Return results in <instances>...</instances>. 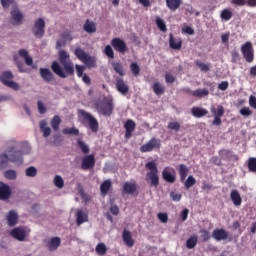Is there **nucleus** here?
I'll list each match as a JSON object with an SVG mask.
<instances>
[{"label":"nucleus","mask_w":256,"mask_h":256,"mask_svg":"<svg viewBox=\"0 0 256 256\" xmlns=\"http://www.w3.org/2000/svg\"><path fill=\"white\" fill-rule=\"evenodd\" d=\"M89 221V215L87 212L83 211L82 209L77 210L76 212V223L77 225H83V223H87Z\"/></svg>","instance_id":"4be33fe9"},{"label":"nucleus","mask_w":256,"mask_h":256,"mask_svg":"<svg viewBox=\"0 0 256 256\" xmlns=\"http://www.w3.org/2000/svg\"><path fill=\"white\" fill-rule=\"evenodd\" d=\"M93 167H95V156L93 154L84 156L82 158L81 169L88 171V169H93Z\"/></svg>","instance_id":"ddd939ff"},{"label":"nucleus","mask_w":256,"mask_h":256,"mask_svg":"<svg viewBox=\"0 0 256 256\" xmlns=\"http://www.w3.org/2000/svg\"><path fill=\"white\" fill-rule=\"evenodd\" d=\"M181 197H183L181 194H177L175 192L170 193V198L172 199V201H181Z\"/></svg>","instance_id":"338daca9"},{"label":"nucleus","mask_w":256,"mask_h":256,"mask_svg":"<svg viewBox=\"0 0 256 256\" xmlns=\"http://www.w3.org/2000/svg\"><path fill=\"white\" fill-rule=\"evenodd\" d=\"M249 105L253 109H256V97L255 96H250V98H249Z\"/></svg>","instance_id":"774afa93"},{"label":"nucleus","mask_w":256,"mask_h":256,"mask_svg":"<svg viewBox=\"0 0 256 256\" xmlns=\"http://www.w3.org/2000/svg\"><path fill=\"white\" fill-rule=\"evenodd\" d=\"M137 127V124L132 119L126 120L124 124V129H126L125 132V139H131L133 137V131H135V128Z\"/></svg>","instance_id":"2eb2a0df"},{"label":"nucleus","mask_w":256,"mask_h":256,"mask_svg":"<svg viewBox=\"0 0 256 256\" xmlns=\"http://www.w3.org/2000/svg\"><path fill=\"white\" fill-rule=\"evenodd\" d=\"M218 89H220V91H227V89H229V82L228 81H222L218 85Z\"/></svg>","instance_id":"0e129e2a"},{"label":"nucleus","mask_w":256,"mask_h":256,"mask_svg":"<svg viewBox=\"0 0 256 256\" xmlns=\"http://www.w3.org/2000/svg\"><path fill=\"white\" fill-rule=\"evenodd\" d=\"M109 211H110V213H112V215L117 216V215H119V212H120L119 206H117V205H115V204H112V205L110 206Z\"/></svg>","instance_id":"680f3d73"},{"label":"nucleus","mask_w":256,"mask_h":256,"mask_svg":"<svg viewBox=\"0 0 256 256\" xmlns=\"http://www.w3.org/2000/svg\"><path fill=\"white\" fill-rule=\"evenodd\" d=\"M122 239L127 247H133V245H135V240H133V237L131 236V232L129 230L123 231Z\"/></svg>","instance_id":"cd10ccee"},{"label":"nucleus","mask_w":256,"mask_h":256,"mask_svg":"<svg viewBox=\"0 0 256 256\" xmlns=\"http://www.w3.org/2000/svg\"><path fill=\"white\" fill-rule=\"evenodd\" d=\"M77 143H78V146L81 149L82 153L87 155V153H89V151H90L89 145H87V143L83 142V140H81V139H78Z\"/></svg>","instance_id":"de8ad7c7"},{"label":"nucleus","mask_w":256,"mask_h":256,"mask_svg":"<svg viewBox=\"0 0 256 256\" xmlns=\"http://www.w3.org/2000/svg\"><path fill=\"white\" fill-rule=\"evenodd\" d=\"M169 45L171 49L179 51L183 47V40L181 38H175L172 34H169Z\"/></svg>","instance_id":"aec40b11"},{"label":"nucleus","mask_w":256,"mask_h":256,"mask_svg":"<svg viewBox=\"0 0 256 256\" xmlns=\"http://www.w3.org/2000/svg\"><path fill=\"white\" fill-rule=\"evenodd\" d=\"M197 246V236H192L186 241L187 249H194Z\"/></svg>","instance_id":"49530a36"},{"label":"nucleus","mask_w":256,"mask_h":256,"mask_svg":"<svg viewBox=\"0 0 256 256\" xmlns=\"http://www.w3.org/2000/svg\"><path fill=\"white\" fill-rule=\"evenodd\" d=\"M61 245V238L59 237H53L48 242L47 247L49 251H57V248Z\"/></svg>","instance_id":"7c9ffc66"},{"label":"nucleus","mask_w":256,"mask_h":256,"mask_svg":"<svg viewBox=\"0 0 256 256\" xmlns=\"http://www.w3.org/2000/svg\"><path fill=\"white\" fill-rule=\"evenodd\" d=\"M78 115L82 117L84 125H88V128L92 131V133H97L99 131V121L97 118L92 116L91 113L80 109L78 110Z\"/></svg>","instance_id":"39448f33"},{"label":"nucleus","mask_w":256,"mask_h":256,"mask_svg":"<svg viewBox=\"0 0 256 256\" xmlns=\"http://www.w3.org/2000/svg\"><path fill=\"white\" fill-rule=\"evenodd\" d=\"M212 237L215 241H225L229 239V241H233L232 237H229V232L223 228H216L212 232Z\"/></svg>","instance_id":"9b49d317"},{"label":"nucleus","mask_w":256,"mask_h":256,"mask_svg":"<svg viewBox=\"0 0 256 256\" xmlns=\"http://www.w3.org/2000/svg\"><path fill=\"white\" fill-rule=\"evenodd\" d=\"M83 29H84V31H86V33H96L97 32V24H95V22L87 19L84 23Z\"/></svg>","instance_id":"c756f323"},{"label":"nucleus","mask_w":256,"mask_h":256,"mask_svg":"<svg viewBox=\"0 0 256 256\" xmlns=\"http://www.w3.org/2000/svg\"><path fill=\"white\" fill-rule=\"evenodd\" d=\"M32 33L37 39H42L43 35H45V20L43 18H38L35 21Z\"/></svg>","instance_id":"9d476101"},{"label":"nucleus","mask_w":256,"mask_h":256,"mask_svg":"<svg viewBox=\"0 0 256 256\" xmlns=\"http://www.w3.org/2000/svg\"><path fill=\"white\" fill-rule=\"evenodd\" d=\"M192 97H197L198 99H203V97H209V89L198 88L192 92Z\"/></svg>","instance_id":"2f4dec72"},{"label":"nucleus","mask_w":256,"mask_h":256,"mask_svg":"<svg viewBox=\"0 0 256 256\" xmlns=\"http://www.w3.org/2000/svg\"><path fill=\"white\" fill-rule=\"evenodd\" d=\"M4 177L9 181H15V179H17V171L7 170L4 172Z\"/></svg>","instance_id":"c03bdc74"},{"label":"nucleus","mask_w":256,"mask_h":256,"mask_svg":"<svg viewBox=\"0 0 256 256\" xmlns=\"http://www.w3.org/2000/svg\"><path fill=\"white\" fill-rule=\"evenodd\" d=\"M130 71L134 75V77H139V74L141 73V68L139 67V64L136 62H132L130 64Z\"/></svg>","instance_id":"79ce46f5"},{"label":"nucleus","mask_w":256,"mask_h":256,"mask_svg":"<svg viewBox=\"0 0 256 256\" xmlns=\"http://www.w3.org/2000/svg\"><path fill=\"white\" fill-rule=\"evenodd\" d=\"M220 17L222 21H231L233 18V12H231L229 9H224L221 11Z\"/></svg>","instance_id":"58836bf2"},{"label":"nucleus","mask_w":256,"mask_h":256,"mask_svg":"<svg viewBox=\"0 0 256 256\" xmlns=\"http://www.w3.org/2000/svg\"><path fill=\"white\" fill-rule=\"evenodd\" d=\"M97 113H100L104 117H111L115 109V104L113 103V97L106 96L102 101L95 104Z\"/></svg>","instance_id":"7ed1b4c3"},{"label":"nucleus","mask_w":256,"mask_h":256,"mask_svg":"<svg viewBox=\"0 0 256 256\" xmlns=\"http://www.w3.org/2000/svg\"><path fill=\"white\" fill-rule=\"evenodd\" d=\"M230 199L235 207H241V203H243V198H241V194H239L238 190L231 191Z\"/></svg>","instance_id":"b1692460"},{"label":"nucleus","mask_w":256,"mask_h":256,"mask_svg":"<svg viewBox=\"0 0 256 256\" xmlns=\"http://www.w3.org/2000/svg\"><path fill=\"white\" fill-rule=\"evenodd\" d=\"M148 171L146 174L147 181H150V187H159V169L157 163L150 161L145 165Z\"/></svg>","instance_id":"20e7f679"},{"label":"nucleus","mask_w":256,"mask_h":256,"mask_svg":"<svg viewBox=\"0 0 256 256\" xmlns=\"http://www.w3.org/2000/svg\"><path fill=\"white\" fill-rule=\"evenodd\" d=\"M116 89L121 95H127L129 93V85L125 83V80L123 78H116Z\"/></svg>","instance_id":"dca6fc26"},{"label":"nucleus","mask_w":256,"mask_h":256,"mask_svg":"<svg viewBox=\"0 0 256 256\" xmlns=\"http://www.w3.org/2000/svg\"><path fill=\"white\" fill-rule=\"evenodd\" d=\"M37 107L40 115H44L47 112V107H45V104L41 100H38Z\"/></svg>","instance_id":"6e6d98bb"},{"label":"nucleus","mask_w":256,"mask_h":256,"mask_svg":"<svg viewBox=\"0 0 256 256\" xmlns=\"http://www.w3.org/2000/svg\"><path fill=\"white\" fill-rule=\"evenodd\" d=\"M96 253L100 256H103L107 253V246L104 243H99L96 246Z\"/></svg>","instance_id":"8fccbe9b"},{"label":"nucleus","mask_w":256,"mask_h":256,"mask_svg":"<svg viewBox=\"0 0 256 256\" xmlns=\"http://www.w3.org/2000/svg\"><path fill=\"white\" fill-rule=\"evenodd\" d=\"M40 77L46 82L51 83L55 79L53 72L48 68H40L39 69Z\"/></svg>","instance_id":"6ab92c4d"},{"label":"nucleus","mask_w":256,"mask_h":256,"mask_svg":"<svg viewBox=\"0 0 256 256\" xmlns=\"http://www.w3.org/2000/svg\"><path fill=\"white\" fill-rule=\"evenodd\" d=\"M165 81L166 83H175V77L171 73H166L165 74Z\"/></svg>","instance_id":"69168bd1"},{"label":"nucleus","mask_w":256,"mask_h":256,"mask_svg":"<svg viewBox=\"0 0 256 256\" xmlns=\"http://www.w3.org/2000/svg\"><path fill=\"white\" fill-rule=\"evenodd\" d=\"M63 135H79V130L76 127L64 128L62 130Z\"/></svg>","instance_id":"09e8293b"},{"label":"nucleus","mask_w":256,"mask_h":256,"mask_svg":"<svg viewBox=\"0 0 256 256\" xmlns=\"http://www.w3.org/2000/svg\"><path fill=\"white\" fill-rule=\"evenodd\" d=\"M157 218L159 221H161V223H167V221H169V216L167 213L160 212L157 214Z\"/></svg>","instance_id":"4d7b16f0"},{"label":"nucleus","mask_w":256,"mask_h":256,"mask_svg":"<svg viewBox=\"0 0 256 256\" xmlns=\"http://www.w3.org/2000/svg\"><path fill=\"white\" fill-rule=\"evenodd\" d=\"M112 67L115 73H118L120 77H125V70L123 69V64H121V62H113Z\"/></svg>","instance_id":"e433bc0d"},{"label":"nucleus","mask_w":256,"mask_h":256,"mask_svg":"<svg viewBox=\"0 0 256 256\" xmlns=\"http://www.w3.org/2000/svg\"><path fill=\"white\" fill-rule=\"evenodd\" d=\"M11 19H12V25H22L23 24V14L19 9H13L10 12Z\"/></svg>","instance_id":"f3484780"},{"label":"nucleus","mask_w":256,"mask_h":256,"mask_svg":"<svg viewBox=\"0 0 256 256\" xmlns=\"http://www.w3.org/2000/svg\"><path fill=\"white\" fill-rule=\"evenodd\" d=\"M156 25L160 31L163 33H166L167 31V25L165 24V20L161 19L159 17H156Z\"/></svg>","instance_id":"37998d69"},{"label":"nucleus","mask_w":256,"mask_h":256,"mask_svg":"<svg viewBox=\"0 0 256 256\" xmlns=\"http://www.w3.org/2000/svg\"><path fill=\"white\" fill-rule=\"evenodd\" d=\"M9 227H15L19 221V215L15 210H10L6 216Z\"/></svg>","instance_id":"412c9836"},{"label":"nucleus","mask_w":256,"mask_h":256,"mask_svg":"<svg viewBox=\"0 0 256 256\" xmlns=\"http://www.w3.org/2000/svg\"><path fill=\"white\" fill-rule=\"evenodd\" d=\"M223 115H225V108H223V106L218 105L217 106V114L216 116H214V120L212 122V125H221V118L223 117Z\"/></svg>","instance_id":"a878e982"},{"label":"nucleus","mask_w":256,"mask_h":256,"mask_svg":"<svg viewBox=\"0 0 256 256\" xmlns=\"http://www.w3.org/2000/svg\"><path fill=\"white\" fill-rule=\"evenodd\" d=\"M13 73L11 71L3 72L0 76V81L5 85L6 87H9L10 89H13L14 91H19L21 88L17 82L13 81Z\"/></svg>","instance_id":"0eeeda50"},{"label":"nucleus","mask_w":256,"mask_h":256,"mask_svg":"<svg viewBox=\"0 0 256 256\" xmlns=\"http://www.w3.org/2000/svg\"><path fill=\"white\" fill-rule=\"evenodd\" d=\"M152 89L155 93V95H164L165 94V86H163L161 83L159 82H155L152 86Z\"/></svg>","instance_id":"c9c22d12"},{"label":"nucleus","mask_w":256,"mask_h":256,"mask_svg":"<svg viewBox=\"0 0 256 256\" xmlns=\"http://www.w3.org/2000/svg\"><path fill=\"white\" fill-rule=\"evenodd\" d=\"M248 169L252 173H256V158H249L248 159Z\"/></svg>","instance_id":"864d4df0"},{"label":"nucleus","mask_w":256,"mask_h":256,"mask_svg":"<svg viewBox=\"0 0 256 256\" xmlns=\"http://www.w3.org/2000/svg\"><path fill=\"white\" fill-rule=\"evenodd\" d=\"M196 183L197 180H195V177H193V175H190L186 180H184V187L185 189H191V187H193Z\"/></svg>","instance_id":"ea45409f"},{"label":"nucleus","mask_w":256,"mask_h":256,"mask_svg":"<svg viewBox=\"0 0 256 256\" xmlns=\"http://www.w3.org/2000/svg\"><path fill=\"white\" fill-rule=\"evenodd\" d=\"M104 53L109 59H115V52L110 45L105 46Z\"/></svg>","instance_id":"603ef678"},{"label":"nucleus","mask_w":256,"mask_h":256,"mask_svg":"<svg viewBox=\"0 0 256 256\" xmlns=\"http://www.w3.org/2000/svg\"><path fill=\"white\" fill-rule=\"evenodd\" d=\"M162 177L167 183H175L176 177L169 172V167L164 168L162 171Z\"/></svg>","instance_id":"473e14b6"},{"label":"nucleus","mask_w":256,"mask_h":256,"mask_svg":"<svg viewBox=\"0 0 256 256\" xmlns=\"http://www.w3.org/2000/svg\"><path fill=\"white\" fill-rule=\"evenodd\" d=\"M241 53L247 63H253L255 54L253 50V44L251 42H246L241 46Z\"/></svg>","instance_id":"1a4fd4ad"},{"label":"nucleus","mask_w":256,"mask_h":256,"mask_svg":"<svg viewBox=\"0 0 256 256\" xmlns=\"http://www.w3.org/2000/svg\"><path fill=\"white\" fill-rule=\"evenodd\" d=\"M137 192V183L135 182H125L122 188V193L125 195H133Z\"/></svg>","instance_id":"a211bd4d"},{"label":"nucleus","mask_w":256,"mask_h":256,"mask_svg":"<svg viewBox=\"0 0 256 256\" xmlns=\"http://www.w3.org/2000/svg\"><path fill=\"white\" fill-rule=\"evenodd\" d=\"M0 2L4 9H9L15 3V0H0Z\"/></svg>","instance_id":"bf43d9fd"},{"label":"nucleus","mask_w":256,"mask_h":256,"mask_svg":"<svg viewBox=\"0 0 256 256\" xmlns=\"http://www.w3.org/2000/svg\"><path fill=\"white\" fill-rule=\"evenodd\" d=\"M109 189H111V180H105L100 185V193H101V195H107L109 193Z\"/></svg>","instance_id":"4c0bfd02"},{"label":"nucleus","mask_w":256,"mask_h":256,"mask_svg":"<svg viewBox=\"0 0 256 256\" xmlns=\"http://www.w3.org/2000/svg\"><path fill=\"white\" fill-rule=\"evenodd\" d=\"M195 65H196L197 67H199V69H201V71H205V72L209 71V65H208V64H205V63H203V62H200L199 60H197V61L195 62Z\"/></svg>","instance_id":"13d9d810"},{"label":"nucleus","mask_w":256,"mask_h":256,"mask_svg":"<svg viewBox=\"0 0 256 256\" xmlns=\"http://www.w3.org/2000/svg\"><path fill=\"white\" fill-rule=\"evenodd\" d=\"M159 149H161V139L153 137L140 147V152L151 153V151H157Z\"/></svg>","instance_id":"6e6552de"},{"label":"nucleus","mask_w":256,"mask_h":256,"mask_svg":"<svg viewBox=\"0 0 256 256\" xmlns=\"http://www.w3.org/2000/svg\"><path fill=\"white\" fill-rule=\"evenodd\" d=\"M26 177H37V168L30 166L25 170Z\"/></svg>","instance_id":"3c124183"},{"label":"nucleus","mask_w":256,"mask_h":256,"mask_svg":"<svg viewBox=\"0 0 256 256\" xmlns=\"http://www.w3.org/2000/svg\"><path fill=\"white\" fill-rule=\"evenodd\" d=\"M176 169L180 175L181 183H185V179H187V175H189V167L185 164H179Z\"/></svg>","instance_id":"5701e85b"},{"label":"nucleus","mask_w":256,"mask_h":256,"mask_svg":"<svg viewBox=\"0 0 256 256\" xmlns=\"http://www.w3.org/2000/svg\"><path fill=\"white\" fill-rule=\"evenodd\" d=\"M168 129H171V131H179L181 129V124L179 122H169Z\"/></svg>","instance_id":"5fc2aeb1"},{"label":"nucleus","mask_w":256,"mask_h":256,"mask_svg":"<svg viewBox=\"0 0 256 256\" xmlns=\"http://www.w3.org/2000/svg\"><path fill=\"white\" fill-rule=\"evenodd\" d=\"M10 236L16 241H25L27 239V231L23 227H16L10 231Z\"/></svg>","instance_id":"f8f14e48"},{"label":"nucleus","mask_w":256,"mask_h":256,"mask_svg":"<svg viewBox=\"0 0 256 256\" xmlns=\"http://www.w3.org/2000/svg\"><path fill=\"white\" fill-rule=\"evenodd\" d=\"M182 3L183 0H166V7H168L170 11L175 12L179 7H181Z\"/></svg>","instance_id":"c85d7f7f"},{"label":"nucleus","mask_w":256,"mask_h":256,"mask_svg":"<svg viewBox=\"0 0 256 256\" xmlns=\"http://www.w3.org/2000/svg\"><path fill=\"white\" fill-rule=\"evenodd\" d=\"M111 45L118 53H125V51H127V44L121 38H113Z\"/></svg>","instance_id":"4468645a"},{"label":"nucleus","mask_w":256,"mask_h":256,"mask_svg":"<svg viewBox=\"0 0 256 256\" xmlns=\"http://www.w3.org/2000/svg\"><path fill=\"white\" fill-rule=\"evenodd\" d=\"M201 238L203 239V241H209V239H211V235L209 234V231L207 230H201Z\"/></svg>","instance_id":"e2e57ef3"},{"label":"nucleus","mask_w":256,"mask_h":256,"mask_svg":"<svg viewBox=\"0 0 256 256\" xmlns=\"http://www.w3.org/2000/svg\"><path fill=\"white\" fill-rule=\"evenodd\" d=\"M18 54L25 60V63L28 65V67L33 65V58L29 56V52L26 49H20Z\"/></svg>","instance_id":"72a5a7b5"},{"label":"nucleus","mask_w":256,"mask_h":256,"mask_svg":"<svg viewBox=\"0 0 256 256\" xmlns=\"http://www.w3.org/2000/svg\"><path fill=\"white\" fill-rule=\"evenodd\" d=\"M240 114L243 115V117H249V115H252L253 112L251 111V109H249V107H243L240 110Z\"/></svg>","instance_id":"052dcab7"},{"label":"nucleus","mask_w":256,"mask_h":256,"mask_svg":"<svg viewBox=\"0 0 256 256\" xmlns=\"http://www.w3.org/2000/svg\"><path fill=\"white\" fill-rule=\"evenodd\" d=\"M39 125L43 133V137H49V135H51V128L47 126V121L41 120Z\"/></svg>","instance_id":"f704fd0d"},{"label":"nucleus","mask_w":256,"mask_h":256,"mask_svg":"<svg viewBox=\"0 0 256 256\" xmlns=\"http://www.w3.org/2000/svg\"><path fill=\"white\" fill-rule=\"evenodd\" d=\"M9 197H11V188L6 184L0 186V200L7 201Z\"/></svg>","instance_id":"bb28decb"},{"label":"nucleus","mask_w":256,"mask_h":256,"mask_svg":"<svg viewBox=\"0 0 256 256\" xmlns=\"http://www.w3.org/2000/svg\"><path fill=\"white\" fill-rule=\"evenodd\" d=\"M61 125V118L55 115L51 121V127L54 131H59V126Z\"/></svg>","instance_id":"a19ab883"},{"label":"nucleus","mask_w":256,"mask_h":256,"mask_svg":"<svg viewBox=\"0 0 256 256\" xmlns=\"http://www.w3.org/2000/svg\"><path fill=\"white\" fill-rule=\"evenodd\" d=\"M54 185L58 189H63V187H65V181L63 180V178L61 176L56 175L54 178Z\"/></svg>","instance_id":"a18cd8bd"},{"label":"nucleus","mask_w":256,"mask_h":256,"mask_svg":"<svg viewBox=\"0 0 256 256\" xmlns=\"http://www.w3.org/2000/svg\"><path fill=\"white\" fill-rule=\"evenodd\" d=\"M191 114L193 115V117H196V119H201V117L209 115V111L205 108L195 106L191 109Z\"/></svg>","instance_id":"393cba45"},{"label":"nucleus","mask_w":256,"mask_h":256,"mask_svg":"<svg viewBox=\"0 0 256 256\" xmlns=\"http://www.w3.org/2000/svg\"><path fill=\"white\" fill-rule=\"evenodd\" d=\"M74 55L77 57V59H79V61L84 63V65H86V67H88V69H91V68L97 66L96 61H95V57L89 55L81 47H77L74 50Z\"/></svg>","instance_id":"423d86ee"},{"label":"nucleus","mask_w":256,"mask_h":256,"mask_svg":"<svg viewBox=\"0 0 256 256\" xmlns=\"http://www.w3.org/2000/svg\"><path fill=\"white\" fill-rule=\"evenodd\" d=\"M58 60L53 61L51 64V69L57 77L61 79H67V77H73L75 75V64L71 60V56L67 51L60 50L58 54Z\"/></svg>","instance_id":"f257e3e1"},{"label":"nucleus","mask_w":256,"mask_h":256,"mask_svg":"<svg viewBox=\"0 0 256 256\" xmlns=\"http://www.w3.org/2000/svg\"><path fill=\"white\" fill-rule=\"evenodd\" d=\"M7 153L0 154V171L3 169H7L9 161L10 163H15V165H21L23 163L22 151L15 150V147H9Z\"/></svg>","instance_id":"f03ea898"}]
</instances>
